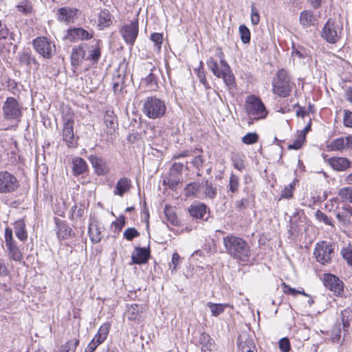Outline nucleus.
<instances>
[{
    "label": "nucleus",
    "mask_w": 352,
    "mask_h": 352,
    "mask_svg": "<svg viewBox=\"0 0 352 352\" xmlns=\"http://www.w3.org/2000/svg\"><path fill=\"white\" fill-rule=\"evenodd\" d=\"M180 256L177 253H173L172 256V261L171 263L170 264V269L171 270L172 272H174L176 271L177 266L180 263Z\"/></svg>",
    "instance_id": "58"
},
{
    "label": "nucleus",
    "mask_w": 352,
    "mask_h": 352,
    "mask_svg": "<svg viewBox=\"0 0 352 352\" xmlns=\"http://www.w3.org/2000/svg\"><path fill=\"white\" fill-rule=\"evenodd\" d=\"M99 26L102 28L109 27L112 23L111 15L109 10H103L99 14Z\"/></svg>",
    "instance_id": "38"
},
{
    "label": "nucleus",
    "mask_w": 352,
    "mask_h": 352,
    "mask_svg": "<svg viewBox=\"0 0 352 352\" xmlns=\"http://www.w3.org/2000/svg\"><path fill=\"white\" fill-rule=\"evenodd\" d=\"M238 346L241 352H256L252 338L246 334H241L239 336Z\"/></svg>",
    "instance_id": "21"
},
{
    "label": "nucleus",
    "mask_w": 352,
    "mask_h": 352,
    "mask_svg": "<svg viewBox=\"0 0 352 352\" xmlns=\"http://www.w3.org/2000/svg\"><path fill=\"white\" fill-rule=\"evenodd\" d=\"M249 204V200L248 198H242L239 200H236L234 203L235 208L241 211L243 210H245L248 208Z\"/></svg>",
    "instance_id": "56"
},
{
    "label": "nucleus",
    "mask_w": 352,
    "mask_h": 352,
    "mask_svg": "<svg viewBox=\"0 0 352 352\" xmlns=\"http://www.w3.org/2000/svg\"><path fill=\"white\" fill-rule=\"evenodd\" d=\"M239 177L232 173L230 177L228 188L229 190L232 193H236L239 190Z\"/></svg>",
    "instance_id": "45"
},
{
    "label": "nucleus",
    "mask_w": 352,
    "mask_h": 352,
    "mask_svg": "<svg viewBox=\"0 0 352 352\" xmlns=\"http://www.w3.org/2000/svg\"><path fill=\"white\" fill-rule=\"evenodd\" d=\"M110 329L109 323H104L98 329V333L96 334L92 340L89 343L85 349V352H93L96 350L97 346L102 343L109 334Z\"/></svg>",
    "instance_id": "11"
},
{
    "label": "nucleus",
    "mask_w": 352,
    "mask_h": 352,
    "mask_svg": "<svg viewBox=\"0 0 352 352\" xmlns=\"http://www.w3.org/2000/svg\"><path fill=\"white\" fill-rule=\"evenodd\" d=\"M104 122L107 129V133H112L118 128L117 119L113 111H107L104 116Z\"/></svg>",
    "instance_id": "28"
},
{
    "label": "nucleus",
    "mask_w": 352,
    "mask_h": 352,
    "mask_svg": "<svg viewBox=\"0 0 352 352\" xmlns=\"http://www.w3.org/2000/svg\"><path fill=\"white\" fill-rule=\"evenodd\" d=\"M101 41H96V43L91 46V49L89 51V56L86 57V59L97 63L101 56Z\"/></svg>",
    "instance_id": "33"
},
{
    "label": "nucleus",
    "mask_w": 352,
    "mask_h": 352,
    "mask_svg": "<svg viewBox=\"0 0 352 352\" xmlns=\"http://www.w3.org/2000/svg\"><path fill=\"white\" fill-rule=\"evenodd\" d=\"M338 195L343 201H349L352 204V186L340 188Z\"/></svg>",
    "instance_id": "39"
},
{
    "label": "nucleus",
    "mask_w": 352,
    "mask_h": 352,
    "mask_svg": "<svg viewBox=\"0 0 352 352\" xmlns=\"http://www.w3.org/2000/svg\"><path fill=\"white\" fill-rule=\"evenodd\" d=\"M336 217L341 226L349 228L352 225V207L350 206L342 207V210L337 212Z\"/></svg>",
    "instance_id": "20"
},
{
    "label": "nucleus",
    "mask_w": 352,
    "mask_h": 352,
    "mask_svg": "<svg viewBox=\"0 0 352 352\" xmlns=\"http://www.w3.org/2000/svg\"><path fill=\"white\" fill-rule=\"evenodd\" d=\"M342 26L332 19H329L321 31V36L329 43H337L340 38Z\"/></svg>",
    "instance_id": "8"
},
{
    "label": "nucleus",
    "mask_w": 352,
    "mask_h": 352,
    "mask_svg": "<svg viewBox=\"0 0 352 352\" xmlns=\"http://www.w3.org/2000/svg\"><path fill=\"white\" fill-rule=\"evenodd\" d=\"M5 244L8 251L9 256L16 261H21L23 258L22 254L12 237V230L10 228L5 230Z\"/></svg>",
    "instance_id": "10"
},
{
    "label": "nucleus",
    "mask_w": 352,
    "mask_h": 352,
    "mask_svg": "<svg viewBox=\"0 0 352 352\" xmlns=\"http://www.w3.org/2000/svg\"><path fill=\"white\" fill-rule=\"evenodd\" d=\"M299 21L303 28H309L314 25L318 19L312 11L304 10L300 14Z\"/></svg>",
    "instance_id": "26"
},
{
    "label": "nucleus",
    "mask_w": 352,
    "mask_h": 352,
    "mask_svg": "<svg viewBox=\"0 0 352 352\" xmlns=\"http://www.w3.org/2000/svg\"><path fill=\"white\" fill-rule=\"evenodd\" d=\"M140 232L134 228H129L124 232V237L128 241H132L134 238L140 236Z\"/></svg>",
    "instance_id": "51"
},
{
    "label": "nucleus",
    "mask_w": 352,
    "mask_h": 352,
    "mask_svg": "<svg viewBox=\"0 0 352 352\" xmlns=\"http://www.w3.org/2000/svg\"><path fill=\"white\" fill-rule=\"evenodd\" d=\"M2 111L3 117L6 120L20 122L22 111L16 98L13 97L7 98L3 104Z\"/></svg>",
    "instance_id": "7"
},
{
    "label": "nucleus",
    "mask_w": 352,
    "mask_h": 352,
    "mask_svg": "<svg viewBox=\"0 0 352 352\" xmlns=\"http://www.w3.org/2000/svg\"><path fill=\"white\" fill-rule=\"evenodd\" d=\"M279 349L282 352H289L291 349L290 342L287 338H283L278 342Z\"/></svg>",
    "instance_id": "55"
},
{
    "label": "nucleus",
    "mask_w": 352,
    "mask_h": 352,
    "mask_svg": "<svg viewBox=\"0 0 352 352\" xmlns=\"http://www.w3.org/2000/svg\"><path fill=\"white\" fill-rule=\"evenodd\" d=\"M201 190L199 182H192L188 184L184 188L185 195L187 197L195 196L199 198H203L199 194Z\"/></svg>",
    "instance_id": "35"
},
{
    "label": "nucleus",
    "mask_w": 352,
    "mask_h": 352,
    "mask_svg": "<svg viewBox=\"0 0 352 352\" xmlns=\"http://www.w3.org/2000/svg\"><path fill=\"white\" fill-rule=\"evenodd\" d=\"M54 221L56 226V234L59 239L64 240L71 236L72 230L65 221L57 217L54 218Z\"/></svg>",
    "instance_id": "23"
},
{
    "label": "nucleus",
    "mask_w": 352,
    "mask_h": 352,
    "mask_svg": "<svg viewBox=\"0 0 352 352\" xmlns=\"http://www.w3.org/2000/svg\"><path fill=\"white\" fill-rule=\"evenodd\" d=\"M164 212L166 217V220L169 222L172 226H177L179 223V221L177 217L175 214V210L168 206L166 205L164 208Z\"/></svg>",
    "instance_id": "36"
},
{
    "label": "nucleus",
    "mask_w": 352,
    "mask_h": 352,
    "mask_svg": "<svg viewBox=\"0 0 352 352\" xmlns=\"http://www.w3.org/2000/svg\"><path fill=\"white\" fill-rule=\"evenodd\" d=\"M127 314L129 320H136L138 316V305L137 304H133L128 307Z\"/></svg>",
    "instance_id": "53"
},
{
    "label": "nucleus",
    "mask_w": 352,
    "mask_h": 352,
    "mask_svg": "<svg viewBox=\"0 0 352 352\" xmlns=\"http://www.w3.org/2000/svg\"><path fill=\"white\" fill-rule=\"evenodd\" d=\"M19 187L17 178L8 171L0 172V193H11Z\"/></svg>",
    "instance_id": "9"
},
{
    "label": "nucleus",
    "mask_w": 352,
    "mask_h": 352,
    "mask_svg": "<svg viewBox=\"0 0 352 352\" xmlns=\"http://www.w3.org/2000/svg\"><path fill=\"white\" fill-rule=\"evenodd\" d=\"M344 124L347 127H352V112L344 110Z\"/></svg>",
    "instance_id": "62"
},
{
    "label": "nucleus",
    "mask_w": 352,
    "mask_h": 352,
    "mask_svg": "<svg viewBox=\"0 0 352 352\" xmlns=\"http://www.w3.org/2000/svg\"><path fill=\"white\" fill-rule=\"evenodd\" d=\"M83 214L84 208L82 206L80 208H78L77 206L75 205L72 208V214L70 219H74L75 215L78 217H81L83 216Z\"/></svg>",
    "instance_id": "59"
},
{
    "label": "nucleus",
    "mask_w": 352,
    "mask_h": 352,
    "mask_svg": "<svg viewBox=\"0 0 352 352\" xmlns=\"http://www.w3.org/2000/svg\"><path fill=\"white\" fill-rule=\"evenodd\" d=\"M17 10L19 12L27 14L31 12L32 6L28 2L23 1L17 6Z\"/></svg>",
    "instance_id": "60"
},
{
    "label": "nucleus",
    "mask_w": 352,
    "mask_h": 352,
    "mask_svg": "<svg viewBox=\"0 0 352 352\" xmlns=\"http://www.w3.org/2000/svg\"><path fill=\"white\" fill-rule=\"evenodd\" d=\"M260 16L258 11L254 5L251 6V22L253 25H256L259 23Z\"/></svg>",
    "instance_id": "57"
},
{
    "label": "nucleus",
    "mask_w": 352,
    "mask_h": 352,
    "mask_svg": "<svg viewBox=\"0 0 352 352\" xmlns=\"http://www.w3.org/2000/svg\"><path fill=\"white\" fill-rule=\"evenodd\" d=\"M341 254L344 261L349 266H352V245L343 248L341 251Z\"/></svg>",
    "instance_id": "46"
},
{
    "label": "nucleus",
    "mask_w": 352,
    "mask_h": 352,
    "mask_svg": "<svg viewBox=\"0 0 352 352\" xmlns=\"http://www.w3.org/2000/svg\"><path fill=\"white\" fill-rule=\"evenodd\" d=\"M85 52L82 47L78 46L73 49L71 54V62L74 66H78L82 62L83 59H86L85 57Z\"/></svg>",
    "instance_id": "31"
},
{
    "label": "nucleus",
    "mask_w": 352,
    "mask_h": 352,
    "mask_svg": "<svg viewBox=\"0 0 352 352\" xmlns=\"http://www.w3.org/2000/svg\"><path fill=\"white\" fill-rule=\"evenodd\" d=\"M292 56L294 60L298 62L299 64H306L311 60L309 52L302 47H293Z\"/></svg>",
    "instance_id": "22"
},
{
    "label": "nucleus",
    "mask_w": 352,
    "mask_h": 352,
    "mask_svg": "<svg viewBox=\"0 0 352 352\" xmlns=\"http://www.w3.org/2000/svg\"><path fill=\"white\" fill-rule=\"evenodd\" d=\"M150 256V251L144 248H135L132 253L131 259L133 263L143 264L148 261Z\"/></svg>",
    "instance_id": "24"
},
{
    "label": "nucleus",
    "mask_w": 352,
    "mask_h": 352,
    "mask_svg": "<svg viewBox=\"0 0 352 352\" xmlns=\"http://www.w3.org/2000/svg\"><path fill=\"white\" fill-rule=\"evenodd\" d=\"M73 172L75 175L83 174L87 170V164L85 160L81 157H76L73 160Z\"/></svg>",
    "instance_id": "32"
},
{
    "label": "nucleus",
    "mask_w": 352,
    "mask_h": 352,
    "mask_svg": "<svg viewBox=\"0 0 352 352\" xmlns=\"http://www.w3.org/2000/svg\"><path fill=\"white\" fill-rule=\"evenodd\" d=\"M324 287L333 292L335 295L340 296L343 292V283L337 276L331 274H325L323 278Z\"/></svg>",
    "instance_id": "13"
},
{
    "label": "nucleus",
    "mask_w": 352,
    "mask_h": 352,
    "mask_svg": "<svg viewBox=\"0 0 352 352\" xmlns=\"http://www.w3.org/2000/svg\"><path fill=\"white\" fill-rule=\"evenodd\" d=\"M143 113L150 119H160L166 111L165 102L156 96H149L143 100Z\"/></svg>",
    "instance_id": "2"
},
{
    "label": "nucleus",
    "mask_w": 352,
    "mask_h": 352,
    "mask_svg": "<svg viewBox=\"0 0 352 352\" xmlns=\"http://www.w3.org/2000/svg\"><path fill=\"white\" fill-rule=\"evenodd\" d=\"M317 220L319 221L323 222L324 224L333 226V224L330 218L328 217L327 214H325L324 212L320 211V210H318L315 214Z\"/></svg>",
    "instance_id": "52"
},
{
    "label": "nucleus",
    "mask_w": 352,
    "mask_h": 352,
    "mask_svg": "<svg viewBox=\"0 0 352 352\" xmlns=\"http://www.w3.org/2000/svg\"><path fill=\"white\" fill-rule=\"evenodd\" d=\"M328 151H344L352 148V135L341 137L333 140L327 144Z\"/></svg>",
    "instance_id": "14"
},
{
    "label": "nucleus",
    "mask_w": 352,
    "mask_h": 352,
    "mask_svg": "<svg viewBox=\"0 0 352 352\" xmlns=\"http://www.w3.org/2000/svg\"><path fill=\"white\" fill-rule=\"evenodd\" d=\"M231 160H232L233 166L236 170H238L239 171H242L245 168L244 163H243L242 159L238 155L232 156Z\"/></svg>",
    "instance_id": "54"
},
{
    "label": "nucleus",
    "mask_w": 352,
    "mask_h": 352,
    "mask_svg": "<svg viewBox=\"0 0 352 352\" xmlns=\"http://www.w3.org/2000/svg\"><path fill=\"white\" fill-rule=\"evenodd\" d=\"M138 21L135 20L129 24L124 25L121 29V34L124 41L133 45L138 34Z\"/></svg>",
    "instance_id": "12"
},
{
    "label": "nucleus",
    "mask_w": 352,
    "mask_h": 352,
    "mask_svg": "<svg viewBox=\"0 0 352 352\" xmlns=\"http://www.w3.org/2000/svg\"><path fill=\"white\" fill-rule=\"evenodd\" d=\"M225 252L234 259L241 262H248L252 256L251 250L248 242L243 239L229 234L223 238Z\"/></svg>",
    "instance_id": "1"
},
{
    "label": "nucleus",
    "mask_w": 352,
    "mask_h": 352,
    "mask_svg": "<svg viewBox=\"0 0 352 352\" xmlns=\"http://www.w3.org/2000/svg\"><path fill=\"white\" fill-rule=\"evenodd\" d=\"M294 84L291 82L287 72L285 69L278 70L272 82L273 93L280 97H287L293 88Z\"/></svg>",
    "instance_id": "3"
},
{
    "label": "nucleus",
    "mask_w": 352,
    "mask_h": 352,
    "mask_svg": "<svg viewBox=\"0 0 352 352\" xmlns=\"http://www.w3.org/2000/svg\"><path fill=\"white\" fill-rule=\"evenodd\" d=\"M245 109L248 114L254 120L264 119L267 116L265 106L258 96L250 95L245 100Z\"/></svg>",
    "instance_id": "4"
},
{
    "label": "nucleus",
    "mask_w": 352,
    "mask_h": 352,
    "mask_svg": "<svg viewBox=\"0 0 352 352\" xmlns=\"http://www.w3.org/2000/svg\"><path fill=\"white\" fill-rule=\"evenodd\" d=\"M258 141V135L255 132L248 133L242 138V142L245 144H253Z\"/></svg>",
    "instance_id": "47"
},
{
    "label": "nucleus",
    "mask_w": 352,
    "mask_h": 352,
    "mask_svg": "<svg viewBox=\"0 0 352 352\" xmlns=\"http://www.w3.org/2000/svg\"><path fill=\"white\" fill-rule=\"evenodd\" d=\"M63 138L68 146H74L76 144L74 134V121L71 118L63 119Z\"/></svg>",
    "instance_id": "15"
},
{
    "label": "nucleus",
    "mask_w": 352,
    "mask_h": 352,
    "mask_svg": "<svg viewBox=\"0 0 352 352\" xmlns=\"http://www.w3.org/2000/svg\"><path fill=\"white\" fill-rule=\"evenodd\" d=\"M198 344L201 347L202 352H212L214 349L213 341L210 336L206 333L200 334Z\"/></svg>",
    "instance_id": "27"
},
{
    "label": "nucleus",
    "mask_w": 352,
    "mask_h": 352,
    "mask_svg": "<svg viewBox=\"0 0 352 352\" xmlns=\"http://www.w3.org/2000/svg\"><path fill=\"white\" fill-rule=\"evenodd\" d=\"M207 65L214 76L218 78H220L221 76H222L223 67L221 65L219 67L218 63L213 58H210L208 59L207 61Z\"/></svg>",
    "instance_id": "40"
},
{
    "label": "nucleus",
    "mask_w": 352,
    "mask_h": 352,
    "mask_svg": "<svg viewBox=\"0 0 352 352\" xmlns=\"http://www.w3.org/2000/svg\"><path fill=\"white\" fill-rule=\"evenodd\" d=\"M207 307L210 309L212 316L217 317L221 314L225 309L229 307L228 304H216L211 302L207 303Z\"/></svg>",
    "instance_id": "37"
},
{
    "label": "nucleus",
    "mask_w": 352,
    "mask_h": 352,
    "mask_svg": "<svg viewBox=\"0 0 352 352\" xmlns=\"http://www.w3.org/2000/svg\"><path fill=\"white\" fill-rule=\"evenodd\" d=\"M151 39L156 45V46L158 47V48H160L163 39L162 34L153 33L151 36Z\"/></svg>",
    "instance_id": "63"
},
{
    "label": "nucleus",
    "mask_w": 352,
    "mask_h": 352,
    "mask_svg": "<svg viewBox=\"0 0 352 352\" xmlns=\"http://www.w3.org/2000/svg\"><path fill=\"white\" fill-rule=\"evenodd\" d=\"M241 41L246 44L250 41V32L245 25H241L239 28Z\"/></svg>",
    "instance_id": "48"
},
{
    "label": "nucleus",
    "mask_w": 352,
    "mask_h": 352,
    "mask_svg": "<svg viewBox=\"0 0 352 352\" xmlns=\"http://www.w3.org/2000/svg\"><path fill=\"white\" fill-rule=\"evenodd\" d=\"M207 207L201 203L192 204L188 209L190 216L196 219H202L206 212Z\"/></svg>",
    "instance_id": "30"
},
{
    "label": "nucleus",
    "mask_w": 352,
    "mask_h": 352,
    "mask_svg": "<svg viewBox=\"0 0 352 352\" xmlns=\"http://www.w3.org/2000/svg\"><path fill=\"white\" fill-rule=\"evenodd\" d=\"M132 187L131 181L128 177H122L120 179L115 187L113 193L116 195L122 197L126 192H128Z\"/></svg>",
    "instance_id": "25"
},
{
    "label": "nucleus",
    "mask_w": 352,
    "mask_h": 352,
    "mask_svg": "<svg viewBox=\"0 0 352 352\" xmlns=\"http://www.w3.org/2000/svg\"><path fill=\"white\" fill-rule=\"evenodd\" d=\"M94 171L98 175H106L110 172V168L106 160L96 155L89 157Z\"/></svg>",
    "instance_id": "16"
},
{
    "label": "nucleus",
    "mask_w": 352,
    "mask_h": 352,
    "mask_svg": "<svg viewBox=\"0 0 352 352\" xmlns=\"http://www.w3.org/2000/svg\"><path fill=\"white\" fill-rule=\"evenodd\" d=\"M35 51L44 59H50L56 52L54 43L45 36H38L32 41Z\"/></svg>",
    "instance_id": "6"
},
{
    "label": "nucleus",
    "mask_w": 352,
    "mask_h": 352,
    "mask_svg": "<svg viewBox=\"0 0 352 352\" xmlns=\"http://www.w3.org/2000/svg\"><path fill=\"white\" fill-rule=\"evenodd\" d=\"M145 82L150 90H156L158 87L157 79L153 73H150L146 78Z\"/></svg>",
    "instance_id": "49"
},
{
    "label": "nucleus",
    "mask_w": 352,
    "mask_h": 352,
    "mask_svg": "<svg viewBox=\"0 0 352 352\" xmlns=\"http://www.w3.org/2000/svg\"><path fill=\"white\" fill-rule=\"evenodd\" d=\"M79 344V340L73 339L67 341L65 344L62 345L57 352H76L77 346Z\"/></svg>",
    "instance_id": "41"
},
{
    "label": "nucleus",
    "mask_w": 352,
    "mask_h": 352,
    "mask_svg": "<svg viewBox=\"0 0 352 352\" xmlns=\"http://www.w3.org/2000/svg\"><path fill=\"white\" fill-rule=\"evenodd\" d=\"M333 342H339L341 338L340 324L335 325L333 329Z\"/></svg>",
    "instance_id": "64"
},
{
    "label": "nucleus",
    "mask_w": 352,
    "mask_h": 352,
    "mask_svg": "<svg viewBox=\"0 0 352 352\" xmlns=\"http://www.w3.org/2000/svg\"><path fill=\"white\" fill-rule=\"evenodd\" d=\"M112 85L115 93L121 92L124 85V78L120 74L113 76L112 78Z\"/></svg>",
    "instance_id": "44"
},
{
    "label": "nucleus",
    "mask_w": 352,
    "mask_h": 352,
    "mask_svg": "<svg viewBox=\"0 0 352 352\" xmlns=\"http://www.w3.org/2000/svg\"><path fill=\"white\" fill-rule=\"evenodd\" d=\"M305 140H306V138H304V135H300L298 133L297 137H296V140H294V142H293V144H289L288 146V149L298 150V149L300 148L301 146H302L304 142L305 141Z\"/></svg>",
    "instance_id": "50"
},
{
    "label": "nucleus",
    "mask_w": 352,
    "mask_h": 352,
    "mask_svg": "<svg viewBox=\"0 0 352 352\" xmlns=\"http://www.w3.org/2000/svg\"><path fill=\"white\" fill-rule=\"evenodd\" d=\"M191 164L193 165L194 167H195L199 170L203 167L204 164V158L201 155H199L197 156H195Z\"/></svg>",
    "instance_id": "61"
},
{
    "label": "nucleus",
    "mask_w": 352,
    "mask_h": 352,
    "mask_svg": "<svg viewBox=\"0 0 352 352\" xmlns=\"http://www.w3.org/2000/svg\"><path fill=\"white\" fill-rule=\"evenodd\" d=\"M204 192L203 194V198L214 199L217 195V188H213L212 183L208 181H206L204 185Z\"/></svg>",
    "instance_id": "43"
},
{
    "label": "nucleus",
    "mask_w": 352,
    "mask_h": 352,
    "mask_svg": "<svg viewBox=\"0 0 352 352\" xmlns=\"http://www.w3.org/2000/svg\"><path fill=\"white\" fill-rule=\"evenodd\" d=\"M14 232L19 240L24 241L27 239L28 233L25 230V225L23 220L21 219L15 222Z\"/></svg>",
    "instance_id": "34"
},
{
    "label": "nucleus",
    "mask_w": 352,
    "mask_h": 352,
    "mask_svg": "<svg viewBox=\"0 0 352 352\" xmlns=\"http://www.w3.org/2000/svg\"><path fill=\"white\" fill-rule=\"evenodd\" d=\"M93 37V34L89 33L82 28H76L68 30L65 38L72 42L78 40H89Z\"/></svg>",
    "instance_id": "17"
},
{
    "label": "nucleus",
    "mask_w": 352,
    "mask_h": 352,
    "mask_svg": "<svg viewBox=\"0 0 352 352\" xmlns=\"http://www.w3.org/2000/svg\"><path fill=\"white\" fill-rule=\"evenodd\" d=\"M329 165L336 171H345L351 168V162L346 157H332L327 160Z\"/></svg>",
    "instance_id": "18"
},
{
    "label": "nucleus",
    "mask_w": 352,
    "mask_h": 352,
    "mask_svg": "<svg viewBox=\"0 0 352 352\" xmlns=\"http://www.w3.org/2000/svg\"><path fill=\"white\" fill-rule=\"evenodd\" d=\"M78 10L67 7L60 8L57 11V19L59 21L66 23H72L74 19L77 17Z\"/></svg>",
    "instance_id": "19"
},
{
    "label": "nucleus",
    "mask_w": 352,
    "mask_h": 352,
    "mask_svg": "<svg viewBox=\"0 0 352 352\" xmlns=\"http://www.w3.org/2000/svg\"><path fill=\"white\" fill-rule=\"evenodd\" d=\"M97 222H91L89 226L88 232L91 241L93 243H98L102 239L101 229Z\"/></svg>",
    "instance_id": "29"
},
{
    "label": "nucleus",
    "mask_w": 352,
    "mask_h": 352,
    "mask_svg": "<svg viewBox=\"0 0 352 352\" xmlns=\"http://www.w3.org/2000/svg\"><path fill=\"white\" fill-rule=\"evenodd\" d=\"M334 254L333 245L324 241L318 243L314 251L316 261L324 265L331 263Z\"/></svg>",
    "instance_id": "5"
},
{
    "label": "nucleus",
    "mask_w": 352,
    "mask_h": 352,
    "mask_svg": "<svg viewBox=\"0 0 352 352\" xmlns=\"http://www.w3.org/2000/svg\"><path fill=\"white\" fill-rule=\"evenodd\" d=\"M220 78H222L223 79L224 82L227 85H233L234 82V78L230 71V68L228 65H226L225 67H223L222 76H221Z\"/></svg>",
    "instance_id": "42"
}]
</instances>
